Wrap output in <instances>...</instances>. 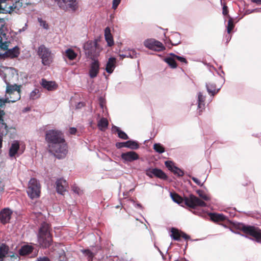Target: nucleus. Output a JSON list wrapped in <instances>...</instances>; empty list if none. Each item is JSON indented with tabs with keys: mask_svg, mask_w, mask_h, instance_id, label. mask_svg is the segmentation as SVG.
Here are the masks:
<instances>
[{
	"mask_svg": "<svg viewBox=\"0 0 261 261\" xmlns=\"http://www.w3.org/2000/svg\"><path fill=\"white\" fill-rule=\"evenodd\" d=\"M45 139L48 143L49 152L58 159L65 157L67 153V146L62 132L57 129L46 132Z\"/></svg>",
	"mask_w": 261,
	"mask_h": 261,
	"instance_id": "f257e3e1",
	"label": "nucleus"
},
{
	"mask_svg": "<svg viewBox=\"0 0 261 261\" xmlns=\"http://www.w3.org/2000/svg\"><path fill=\"white\" fill-rule=\"evenodd\" d=\"M6 84V92L9 96L6 95L5 98H0V123L7 127V125L4 123V117L5 115L4 109L6 103L15 102L20 98V88L16 84L11 85L9 82Z\"/></svg>",
	"mask_w": 261,
	"mask_h": 261,
	"instance_id": "f03ea898",
	"label": "nucleus"
},
{
	"mask_svg": "<svg viewBox=\"0 0 261 261\" xmlns=\"http://www.w3.org/2000/svg\"><path fill=\"white\" fill-rule=\"evenodd\" d=\"M171 197L173 201L184 206L185 205L192 208H195L196 207H205L206 203L200 199L196 196L190 194L188 197H185L183 199L179 195L176 193H170Z\"/></svg>",
	"mask_w": 261,
	"mask_h": 261,
	"instance_id": "7ed1b4c3",
	"label": "nucleus"
},
{
	"mask_svg": "<svg viewBox=\"0 0 261 261\" xmlns=\"http://www.w3.org/2000/svg\"><path fill=\"white\" fill-rule=\"evenodd\" d=\"M50 226L46 222L41 224L37 234L38 242L43 248H48L52 243V236L50 234Z\"/></svg>",
	"mask_w": 261,
	"mask_h": 261,
	"instance_id": "20e7f679",
	"label": "nucleus"
},
{
	"mask_svg": "<svg viewBox=\"0 0 261 261\" xmlns=\"http://www.w3.org/2000/svg\"><path fill=\"white\" fill-rule=\"evenodd\" d=\"M37 53L41 59V62L43 65L49 66L52 63L54 55L51 50L45 47L44 45H41L38 47Z\"/></svg>",
	"mask_w": 261,
	"mask_h": 261,
	"instance_id": "39448f33",
	"label": "nucleus"
},
{
	"mask_svg": "<svg viewBox=\"0 0 261 261\" xmlns=\"http://www.w3.org/2000/svg\"><path fill=\"white\" fill-rule=\"evenodd\" d=\"M5 24L4 20L0 18V48L3 50H8L9 43L8 30Z\"/></svg>",
	"mask_w": 261,
	"mask_h": 261,
	"instance_id": "423d86ee",
	"label": "nucleus"
},
{
	"mask_svg": "<svg viewBox=\"0 0 261 261\" xmlns=\"http://www.w3.org/2000/svg\"><path fill=\"white\" fill-rule=\"evenodd\" d=\"M28 196L31 198H36L40 196V186L39 181L35 178H32L29 182L27 189Z\"/></svg>",
	"mask_w": 261,
	"mask_h": 261,
	"instance_id": "0eeeda50",
	"label": "nucleus"
},
{
	"mask_svg": "<svg viewBox=\"0 0 261 261\" xmlns=\"http://www.w3.org/2000/svg\"><path fill=\"white\" fill-rule=\"evenodd\" d=\"M242 231L246 234L251 236L256 242L261 243V229L258 227L251 225H243Z\"/></svg>",
	"mask_w": 261,
	"mask_h": 261,
	"instance_id": "6e6552de",
	"label": "nucleus"
},
{
	"mask_svg": "<svg viewBox=\"0 0 261 261\" xmlns=\"http://www.w3.org/2000/svg\"><path fill=\"white\" fill-rule=\"evenodd\" d=\"M144 45L149 49L156 51H163L165 47L161 42L154 39H147L144 42Z\"/></svg>",
	"mask_w": 261,
	"mask_h": 261,
	"instance_id": "1a4fd4ad",
	"label": "nucleus"
},
{
	"mask_svg": "<svg viewBox=\"0 0 261 261\" xmlns=\"http://www.w3.org/2000/svg\"><path fill=\"white\" fill-rule=\"evenodd\" d=\"M57 192L61 195H64L67 191L68 184L67 181L63 178H59L56 182Z\"/></svg>",
	"mask_w": 261,
	"mask_h": 261,
	"instance_id": "9d476101",
	"label": "nucleus"
},
{
	"mask_svg": "<svg viewBox=\"0 0 261 261\" xmlns=\"http://www.w3.org/2000/svg\"><path fill=\"white\" fill-rule=\"evenodd\" d=\"M96 42H90V43H87L84 46V49L86 51V53L87 54L89 57H90L92 59H94L97 56V54L95 51L96 49Z\"/></svg>",
	"mask_w": 261,
	"mask_h": 261,
	"instance_id": "9b49d317",
	"label": "nucleus"
},
{
	"mask_svg": "<svg viewBox=\"0 0 261 261\" xmlns=\"http://www.w3.org/2000/svg\"><path fill=\"white\" fill-rule=\"evenodd\" d=\"M12 213V211L9 208H4L0 212L1 222L4 224L9 222Z\"/></svg>",
	"mask_w": 261,
	"mask_h": 261,
	"instance_id": "f8f14e48",
	"label": "nucleus"
},
{
	"mask_svg": "<svg viewBox=\"0 0 261 261\" xmlns=\"http://www.w3.org/2000/svg\"><path fill=\"white\" fill-rule=\"evenodd\" d=\"M121 159L128 162H132L139 159V155L135 151H130L122 153L121 155Z\"/></svg>",
	"mask_w": 261,
	"mask_h": 261,
	"instance_id": "ddd939ff",
	"label": "nucleus"
},
{
	"mask_svg": "<svg viewBox=\"0 0 261 261\" xmlns=\"http://www.w3.org/2000/svg\"><path fill=\"white\" fill-rule=\"evenodd\" d=\"M99 63L96 60H94L92 63L89 70V76L91 78L95 77L99 72Z\"/></svg>",
	"mask_w": 261,
	"mask_h": 261,
	"instance_id": "4468645a",
	"label": "nucleus"
},
{
	"mask_svg": "<svg viewBox=\"0 0 261 261\" xmlns=\"http://www.w3.org/2000/svg\"><path fill=\"white\" fill-rule=\"evenodd\" d=\"M40 84L43 88L47 89L48 91L54 90L57 88V85L55 82L47 81L45 79H42L41 80Z\"/></svg>",
	"mask_w": 261,
	"mask_h": 261,
	"instance_id": "2eb2a0df",
	"label": "nucleus"
},
{
	"mask_svg": "<svg viewBox=\"0 0 261 261\" xmlns=\"http://www.w3.org/2000/svg\"><path fill=\"white\" fill-rule=\"evenodd\" d=\"M34 250V247L29 245H24L21 246L19 250V254L20 256H25L31 253Z\"/></svg>",
	"mask_w": 261,
	"mask_h": 261,
	"instance_id": "dca6fc26",
	"label": "nucleus"
},
{
	"mask_svg": "<svg viewBox=\"0 0 261 261\" xmlns=\"http://www.w3.org/2000/svg\"><path fill=\"white\" fill-rule=\"evenodd\" d=\"M105 37L109 46H112L114 45L113 38L109 27H107L105 30Z\"/></svg>",
	"mask_w": 261,
	"mask_h": 261,
	"instance_id": "f3484780",
	"label": "nucleus"
},
{
	"mask_svg": "<svg viewBox=\"0 0 261 261\" xmlns=\"http://www.w3.org/2000/svg\"><path fill=\"white\" fill-rule=\"evenodd\" d=\"M116 59L111 57L107 63L106 70L109 73H112L115 67Z\"/></svg>",
	"mask_w": 261,
	"mask_h": 261,
	"instance_id": "a211bd4d",
	"label": "nucleus"
},
{
	"mask_svg": "<svg viewBox=\"0 0 261 261\" xmlns=\"http://www.w3.org/2000/svg\"><path fill=\"white\" fill-rule=\"evenodd\" d=\"M9 251V247L4 243H0V261H3Z\"/></svg>",
	"mask_w": 261,
	"mask_h": 261,
	"instance_id": "6ab92c4d",
	"label": "nucleus"
},
{
	"mask_svg": "<svg viewBox=\"0 0 261 261\" xmlns=\"http://www.w3.org/2000/svg\"><path fill=\"white\" fill-rule=\"evenodd\" d=\"M19 148V144L17 141H14L9 149V154L10 157H13L17 153Z\"/></svg>",
	"mask_w": 261,
	"mask_h": 261,
	"instance_id": "aec40b11",
	"label": "nucleus"
},
{
	"mask_svg": "<svg viewBox=\"0 0 261 261\" xmlns=\"http://www.w3.org/2000/svg\"><path fill=\"white\" fill-rule=\"evenodd\" d=\"M210 215L211 219L215 222L222 221L226 219V217L221 214L211 213Z\"/></svg>",
	"mask_w": 261,
	"mask_h": 261,
	"instance_id": "412c9836",
	"label": "nucleus"
},
{
	"mask_svg": "<svg viewBox=\"0 0 261 261\" xmlns=\"http://www.w3.org/2000/svg\"><path fill=\"white\" fill-rule=\"evenodd\" d=\"M205 97L202 95L201 92L198 94V108L200 112H201L205 107Z\"/></svg>",
	"mask_w": 261,
	"mask_h": 261,
	"instance_id": "4be33fe9",
	"label": "nucleus"
},
{
	"mask_svg": "<svg viewBox=\"0 0 261 261\" xmlns=\"http://www.w3.org/2000/svg\"><path fill=\"white\" fill-rule=\"evenodd\" d=\"M169 41L172 45H176L180 42V35L178 33H174L173 34L170 39Z\"/></svg>",
	"mask_w": 261,
	"mask_h": 261,
	"instance_id": "5701e85b",
	"label": "nucleus"
},
{
	"mask_svg": "<svg viewBox=\"0 0 261 261\" xmlns=\"http://www.w3.org/2000/svg\"><path fill=\"white\" fill-rule=\"evenodd\" d=\"M8 56L11 58L17 57L19 55V49L17 46H15L12 49H9L6 52Z\"/></svg>",
	"mask_w": 261,
	"mask_h": 261,
	"instance_id": "b1692460",
	"label": "nucleus"
},
{
	"mask_svg": "<svg viewBox=\"0 0 261 261\" xmlns=\"http://www.w3.org/2000/svg\"><path fill=\"white\" fill-rule=\"evenodd\" d=\"M113 130L117 133L118 136L120 138L124 140H127L128 139V137L127 134L121 130L118 127L116 126H113Z\"/></svg>",
	"mask_w": 261,
	"mask_h": 261,
	"instance_id": "393cba45",
	"label": "nucleus"
},
{
	"mask_svg": "<svg viewBox=\"0 0 261 261\" xmlns=\"http://www.w3.org/2000/svg\"><path fill=\"white\" fill-rule=\"evenodd\" d=\"M108 121L105 118H102L98 122V127L101 130H104L108 126Z\"/></svg>",
	"mask_w": 261,
	"mask_h": 261,
	"instance_id": "a878e982",
	"label": "nucleus"
},
{
	"mask_svg": "<svg viewBox=\"0 0 261 261\" xmlns=\"http://www.w3.org/2000/svg\"><path fill=\"white\" fill-rule=\"evenodd\" d=\"M154 176L158 177L161 179H166L167 178V176L166 174L161 169L155 168V170L154 171V173H153Z\"/></svg>",
	"mask_w": 261,
	"mask_h": 261,
	"instance_id": "bb28decb",
	"label": "nucleus"
},
{
	"mask_svg": "<svg viewBox=\"0 0 261 261\" xmlns=\"http://www.w3.org/2000/svg\"><path fill=\"white\" fill-rule=\"evenodd\" d=\"M126 148H130L131 149L135 150L137 149L139 147V145L137 142L133 140H128L126 141Z\"/></svg>",
	"mask_w": 261,
	"mask_h": 261,
	"instance_id": "cd10ccee",
	"label": "nucleus"
},
{
	"mask_svg": "<svg viewBox=\"0 0 261 261\" xmlns=\"http://www.w3.org/2000/svg\"><path fill=\"white\" fill-rule=\"evenodd\" d=\"M170 236L173 240L179 241L181 238V232H179L177 229L172 228Z\"/></svg>",
	"mask_w": 261,
	"mask_h": 261,
	"instance_id": "c85d7f7f",
	"label": "nucleus"
},
{
	"mask_svg": "<svg viewBox=\"0 0 261 261\" xmlns=\"http://www.w3.org/2000/svg\"><path fill=\"white\" fill-rule=\"evenodd\" d=\"M65 56L70 60L75 59L77 56L76 53L74 51L71 49L68 48L65 51Z\"/></svg>",
	"mask_w": 261,
	"mask_h": 261,
	"instance_id": "c756f323",
	"label": "nucleus"
},
{
	"mask_svg": "<svg viewBox=\"0 0 261 261\" xmlns=\"http://www.w3.org/2000/svg\"><path fill=\"white\" fill-rule=\"evenodd\" d=\"M206 89L209 94L214 95L216 93V86L215 84L209 83L206 85Z\"/></svg>",
	"mask_w": 261,
	"mask_h": 261,
	"instance_id": "7c9ffc66",
	"label": "nucleus"
},
{
	"mask_svg": "<svg viewBox=\"0 0 261 261\" xmlns=\"http://www.w3.org/2000/svg\"><path fill=\"white\" fill-rule=\"evenodd\" d=\"M40 96V91L38 89H35L30 94V99L35 100L38 99Z\"/></svg>",
	"mask_w": 261,
	"mask_h": 261,
	"instance_id": "2f4dec72",
	"label": "nucleus"
},
{
	"mask_svg": "<svg viewBox=\"0 0 261 261\" xmlns=\"http://www.w3.org/2000/svg\"><path fill=\"white\" fill-rule=\"evenodd\" d=\"M164 61L172 68H175L177 67L176 63L174 58L168 57L164 59Z\"/></svg>",
	"mask_w": 261,
	"mask_h": 261,
	"instance_id": "473e14b6",
	"label": "nucleus"
},
{
	"mask_svg": "<svg viewBox=\"0 0 261 261\" xmlns=\"http://www.w3.org/2000/svg\"><path fill=\"white\" fill-rule=\"evenodd\" d=\"M125 56L126 58H130L132 59L136 58L137 57V54L136 51L134 49H128L125 51Z\"/></svg>",
	"mask_w": 261,
	"mask_h": 261,
	"instance_id": "72a5a7b5",
	"label": "nucleus"
},
{
	"mask_svg": "<svg viewBox=\"0 0 261 261\" xmlns=\"http://www.w3.org/2000/svg\"><path fill=\"white\" fill-rule=\"evenodd\" d=\"M153 149L159 153H163L165 151L164 146L160 143H155L153 145Z\"/></svg>",
	"mask_w": 261,
	"mask_h": 261,
	"instance_id": "f704fd0d",
	"label": "nucleus"
},
{
	"mask_svg": "<svg viewBox=\"0 0 261 261\" xmlns=\"http://www.w3.org/2000/svg\"><path fill=\"white\" fill-rule=\"evenodd\" d=\"M196 193L204 201H208L210 200L209 196L207 195L203 191L198 190H197Z\"/></svg>",
	"mask_w": 261,
	"mask_h": 261,
	"instance_id": "c9c22d12",
	"label": "nucleus"
},
{
	"mask_svg": "<svg viewBox=\"0 0 261 261\" xmlns=\"http://www.w3.org/2000/svg\"><path fill=\"white\" fill-rule=\"evenodd\" d=\"M83 253L87 256L88 261H92L93 258L94 256V254L89 249H86L82 250Z\"/></svg>",
	"mask_w": 261,
	"mask_h": 261,
	"instance_id": "e433bc0d",
	"label": "nucleus"
},
{
	"mask_svg": "<svg viewBox=\"0 0 261 261\" xmlns=\"http://www.w3.org/2000/svg\"><path fill=\"white\" fill-rule=\"evenodd\" d=\"M229 20L228 21V24L227 26V32L228 34H229L232 30L234 28V24L233 22L232 18L230 17L229 16H228Z\"/></svg>",
	"mask_w": 261,
	"mask_h": 261,
	"instance_id": "4c0bfd02",
	"label": "nucleus"
},
{
	"mask_svg": "<svg viewBox=\"0 0 261 261\" xmlns=\"http://www.w3.org/2000/svg\"><path fill=\"white\" fill-rule=\"evenodd\" d=\"M172 172H173L174 174L177 175L179 177L182 176L184 174V171L176 166L173 167Z\"/></svg>",
	"mask_w": 261,
	"mask_h": 261,
	"instance_id": "58836bf2",
	"label": "nucleus"
},
{
	"mask_svg": "<svg viewBox=\"0 0 261 261\" xmlns=\"http://www.w3.org/2000/svg\"><path fill=\"white\" fill-rule=\"evenodd\" d=\"M6 9L5 11H6V13H10L11 12L14 11L16 8V6H14V5H10L9 4H7L5 7Z\"/></svg>",
	"mask_w": 261,
	"mask_h": 261,
	"instance_id": "ea45409f",
	"label": "nucleus"
},
{
	"mask_svg": "<svg viewBox=\"0 0 261 261\" xmlns=\"http://www.w3.org/2000/svg\"><path fill=\"white\" fill-rule=\"evenodd\" d=\"M170 55L173 56L174 58H176V59H177L180 62L185 63H187V60L185 58H184L182 57H180V56H178L175 55V54H174L173 53H171Z\"/></svg>",
	"mask_w": 261,
	"mask_h": 261,
	"instance_id": "a19ab883",
	"label": "nucleus"
},
{
	"mask_svg": "<svg viewBox=\"0 0 261 261\" xmlns=\"http://www.w3.org/2000/svg\"><path fill=\"white\" fill-rule=\"evenodd\" d=\"M38 20L40 23V26H41L46 30H47L48 29V24L45 21L42 20L41 18H38Z\"/></svg>",
	"mask_w": 261,
	"mask_h": 261,
	"instance_id": "79ce46f5",
	"label": "nucleus"
},
{
	"mask_svg": "<svg viewBox=\"0 0 261 261\" xmlns=\"http://www.w3.org/2000/svg\"><path fill=\"white\" fill-rule=\"evenodd\" d=\"M165 164L166 167H167L168 169L171 171H172L173 167H175L174 166L173 162L170 161H166Z\"/></svg>",
	"mask_w": 261,
	"mask_h": 261,
	"instance_id": "37998d69",
	"label": "nucleus"
},
{
	"mask_svg": "<svg viewBox=\"0 0 261 261\" xmlns=\"http://www.w3.org/2000/svg\"><path fill=\"white\" fill-rule=\"evenodd\" d=\"M155 170V168H149L146 170V174L149 176V177L152 178L154 174V171Z\"/></svg>",
	"mask_w": 261,
	"mask_h": 261,
	"instance_id": "c03bdc74",
	"label": "nucleus"
},
{
	"mask_svg": "<svg viewBox=\"0 0 261 261\" xmlns=\"http://www.w3.org/2000/svg\"><path fill=\"white\" fill-rule=\"evenodd\" d=\"M126 141L124 142H117L116 143V147L117 148H121L123 147H126Z\"/></svg>",
	"mask_w": 261,
	"mask_h": 261,
	"instance_id": "a18cd8bd",
	"label": "nucleus"
},
{
	"mask_svg": "<svg viewBox=\"0 0 261 261\" xmlns=\"http://www.w3.org/2000/svg\"><path fill=\"white\" fill-rule=\"evenodd\" d=\"M222 13L224 16H229L228 8L225 4L223 5Z\"/></svg>",
	"mask_w": 261,
	"mask_h": 261,
	"instance_id": "49530a36",
	"label": "nucleus"
},
{
	"mask_svg": "<svg viewBox=\"0 0 261 261\" xmlns=\"http://www.w3.org/2000/svg\"><path fill=\"white\" fill-rule=\"evenodd\" d=\"M121 0H113L112 8L114 9H116L118 6L119 5Z\"/></svg>",
	"mask_w": 261,
	"mask_h": 261,
	"instance_id": "de8ad7c7",
	"label": "nucleus"
},
{
	"mask_svg": "<svg viewBox=\"0 0 261 261\" xmlns=\"http://www.w3.org/2000/svg\"><path fill=\"white\" fill-rule=\"evenodd\" d=\"M0 76L3 78L5 83L8 82L6 79V73L2 70H0Z\"/></svg>",
	"mask_w": 261,
	"mask_h": 261,
	"instance_id": "09e8293b",
	"label": "nucleus"
},
{
	"mask_svg": "<svg viewBox=\"0 0 261 261\" xmlns=\"http://www.w3.org/2000/svg\"><path fill=\"white\" fill-rule=\"evenodd\" d=\"M191 179L198 186H202L203 184L201 183L200 181L195 177H191Z\"/></svg>",
	"mask_w": 261,
	"mask_h": 261,
	"instance_id": "8fccbe9b",
	"label": "nucleus"
},
{
	"mask_svg": "<svg viewBox=\"0 0 261 261\" xmlns=\"http://www.w3.org/2000/svg\"><path fill=\"white\" fill-rule=\"evenodd\" d=\"M72 191L75 193H76L77 194H80V189L79 187H76V186H73L72 187Z\"/></svg>",
	"mask_w": 261,
	"mask_h": 261,
	"instance_id": "3c124183",
	"label": "nucleus"
},
{
	"mask_svg": "<svg viewBox=\"0 0 261 261\" xmlns=\"http://www.w3.org/2000/svg\"><path fill=\"white\" fill-rule=\"evenodd\" d=\"M77 131V129L75 127H70L69 128V133L71 135H74Z\"/></svg>",
	"mask_w": 261,
	"mask_h": 261,
	"instance_id": "603ef678",
	"label": "nucleus"
},
{
	"mask_svg": "<svg viewBox=\"0 0 261 261\" xmlns=\"http://www.w3.org/2000/svg\"><path fill=\"white\" fill-rule=\"evenodd\" d=\"M38 261H50V260L47 257H43L38 258Z\"/></svg>",
	"mask_w": 261,
	"mask_h": 261,
	"instance_id": "864d4df0",
	"label": "nucleus"
},
{
	"mask_svg": "<svg viewBox=\"0 0 261 261\" xmlns=\"http://www.w3.org/2000/svg\"><path fill=\"white\" fill-rule=\"evenodd\" d=\"M181 237L184 238L185 240L190 239V237L184 232H181Z\"/></svg>",
	"mask_w": 261,
	"mask_h": 261,
	"instance_id": "5fc2aeb1",
	"label": "nucleus"
},
{
	"mask_svg": "<svg viewBox=\"0 0 261 261\" xmlns=\"http://www.w3.org/2000/svg\"><path fill=\"white\" fill-rule=\"evenodd\" d=\"M251 2L257 5H261V0H251Z\"/></svg>",
	"mask_w": 261,
	"mask_h": 261,
	"instance_id": "6e6d98bb",
	"label": "nucleus"
},
{
	"mask_svg": "<svg viewBox=\"0 0 261 261\" xmlns=\"http://www.w3.org/2000/svg\"><path fill=\"white\" fill-rule=\"evenodd\" d=\"M99 100H100V107L102 109H103V107H104V105H103V102H102V99L101 98H100L99 99Z\"/></svg>",
	"mask_w": 261,
	"mask_h": 261,
	"instance_id": "4d7b16f0",
	"label": "nucleus"
},
{
	"mask_svg": "<svg viewBox=\"0 0 261 261\" xmlns=\"http://www.w3.org/2000/svg\"><path fill=\"white\" fill-rule=\"evenodd\" d=\"M2 142H3V137L0 135V148H1L2 147Z\"/></svg>",
	"mask_w": 261,
	"mask_h": 261,
	"instance_id": "13d9d810",
	"label": "nucleus"
},
{
	"mask_svg": "<svg viewBox=\"0 0 261 261\" xmlns=\"http://www.w3.org/2000/svg\"><path fill=\"white\" fill-rule=\"evenodd\" d=\"M119 56L122 59L124 58H126V57L125 56V53L124 54H120Z\"/></svg>",
	"mask_w": 261,
	"mask_h": 261,
	"instance_id": "bf43d9fd",
	"label": "nucleus"
},
{
	"mask_svg": "<svg viewBox=\"0 0 261 261\" xmlns=\"http://www.w3.org/2000/svg\"><path fill=\"white\" fill-rule=\"evenodd\" d=\"M136 206L138 207H139V208H141L142 207V206L140 204H136Z\"/></svg>",
	"mask_w": 261,
	"mask_h": 261,
	"instance_id": "052dcab7",
	"label": "nucleus"
},
{
	"mask_svg": "<svg viewBox=\"0 0 261 261\" xmlns=\"http://www.w3.org/2000/svg\"><path fill=\"white\" fill-rule=\"evenodd\" d=\"M231 37L229 36L227 39V40L228 41L230 39Z\"/></svg>",
	"mask_w": 261,
	"mask_h": 261,
	"instance_id": "680f3d73",
	"label": "nucleus"
},
{
	"mask_svg": "<svg viewBox=\"0 0 261 261\" xmlns=\"http://www.w3.org/2000/svg\"><path fill=\"white\" fill-rule=\"evenodd\" d=\"M10 256H11V257H15V255L13 254V255H10Z\"/></svg>",
	"mask_w": 261,
	"mask_h": 261,
	"instance_id": "e2e57ef3",
	"label": "nucleus"
}]
</instances>
